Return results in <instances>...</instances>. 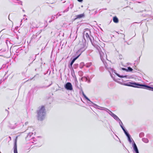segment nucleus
<instances>
[{
  "label": "nucleus",
  "mask_w": 153,
  "mask_h": 153,
  "mask_svg": "<svg viewBox=\"0 0 153 153\" xmlns=\"http://www.w3.org/2000/svg\"><path fill=\"white\" fill-rule=\"evenodd\" d=\"M107 110L108 111V113L111 116L113 115V114H114L113 113H112L111 111H110L109 109H107Z\"/></svg>",
  "instance_id": "obj_25"
},
{
  "label": "nucleus",
  "mask_w": 153,
  "mask_h": 153,
  "mask_svg": "<svg viewBox=\"0 0 153 153\" xmlns=\"http://www.w3.org/2000/svg\"><path fill=\"white\" fill-rule=\"evenodd\" d=\"M24 16H26V15H24Z\"/></svg>",
  "instance_id": "obj_45"
},
{
  "label": "nucleus",
  "mask_w": 153,
  "mask_h": 153,
  "mask_svg": "<svg viewBox=\"0 0 153 153\" xmlns=\"http://www.w3.org/2000/svg\"><path fill=\"white\" fill-rule=\"evenodd\" d=\"M42 32V30H40V32H39V33L38 34H39L40 33H41Z\"/></svg>",
  "instance_id": "obj_41"
},
{
  "label": "nucleus",
  "mask_w": 153,
  "mask_h": 153,
  "mask_svg": "<svg viewBox=\"0 0 153 153\" xmlns=\"http://www.w3.org/2000/svg\"><path fill=\"white\" fill-rule=\"evenodd\" d=\"M55 16H56L55 15H54V16H52L51 17V19H52L53 20H54V19L55 18Z\"/></svg>",
  "instance_id": "obj_31"
},
{
  "label": "nucleus",
  "mask_w": 153,
  "mask_h": 153,
  "mask_svg": "<svg viewBox=\"0 0 153 153\" xmlns=\"http://www.w3.org/2000/svg\"><path fill=\"white\" fill-rule=\"evenodd\" d=\"M46 111L44 106L39 107L37 111V117L39 120H42L45 117Z\"/></svg>",
  "instance_id": "obj_4"
},
{
  "label": "nucleus",
  "mask_w": 153,
  "mask_h": 153,
  "mask_svg": "<svg viewBox=\"0 0 153 153\" xmlns=\"http://www.w3.org/2000/svg\"><path fill=\"white\" fill-rule=\"evenodd\" d=\"M106 60H102V61L104 63L105 66V67L106 69H107L108 70V71H109L111 77L113 78L114 81L117 82H120L119 81V80H120L121 79H115V78H114V77L112 75V73L113 74V73H114V74H115L117 76L119 77L120 78H126V79L129 78L128 76L127 75H120L119 74L116 73V71L115 70H114L113 69L111 68L108 67V65L105 62Z\"/></svg>",
  "instance_id": "obj_1"
},
{
  "label": "nucleus",
  "mask_w": 153,
  "mask_h": 153,
  "mask_svg": "<svg viewBox=\"0 0 153 153\" xmlns=\"http://www.w3.org/2000/svg\"><path fill=\"white\" fill-rule=\"evenodd\" d=\"M28 122H25V125H27L28 124Z\"/></svg>",
  "instance_id": "obj_38"
},
{
  "label": "nucleus",
  "mask_w": 153,
  "mask_h": 153,
  "mask_svg": "<svg viewBox=\"0 0 153 153\" xmlns=\"http://www.w3.org/2000/svg\"><path fill=\"white\" fill-rule=\"evenodd\" d=\"M37 36V35H33L32 37V39H35L36 38V37Z\"/></svg>",
  "instance_id": "obj_32"
},
{
  "label": "nucleus",
  "mask_w": 153,
  "mask_h": 153,
  "mask_svg": "<svg viewBox=\"0 0 153 153\" xmlns=\"http://www.w3.org/2000/svg\"><path fill=\"white\" fill-rule=\"evenodd\" d=\"M6 111H7V112H8V111L7 110H6Z\"/></svg>",
  "instance_id": "obj_43"
},
{
  "label": "nucleus",
  "mask_w": 153,
  "mask_h": 153,
  "mask_svg": "<svg viewBox=\"0 0 153 153\" xmlns=\"http://www.w3.org/2000/svg\"><path fill=\"white\" fill-rule=\"evenodd\" d=\"M16 1H18V0H16Z\"/></svg>",
  "instance_id": "obj_50"
},
{
  "label": "nucleus",
  "mask_w": 153,
  "mask_h": 153,
  "mask_svg": "<svg viewBox=\"0 0 153 153\" xmlns=\"http://www.w3.org/2000/svg\"><path fill=\"white\" fill-rule=\"evenodd\" d=\"M107 109H108L106 108H104V110L105 111H106L107 112H108V111L107 110Z\"/></svg>",
  "instance_id": "obj_36"
},
{
  "label": "nucleus",
  "mask_w": 153,
  "mask_h": 153,
  "mask_svg": "<svg viewBox=\"0 0 153 153\" xmlns=\"http://www.w3.org/2000/svg\"><path fill=\"white\" fill-rule=\"evenodd\" d=\"M122 129L123 130V131L124 132L126 131V130L125 129V128L124 127H122Z\"/></svg>",
  "instance_id": "obj_35"
},
{
  "label": "nucleus",
  "mask_w": 153,
  "mask_h": 153,
  "mask_svg": "<svg viewBox=\"0 0 153 153\" xmlns=\"http://www.w3.org/2000/svg\"><path fill=\"white\" fill-rule=\"evenodd\" d=\"M0 153H1L0 152Z\"/></svg>",
  "instance_id": "obj_49"
},
{
  "label": "nucleus",
  "mask_w": 153,
  "mask_h": 153,
  "mask_svg": "<svg viewBox=\"0 0 153 153\" xmlns=\"http://www.w3.org/2000/svg\"><path fill=\"white\" fill-rule=\"evenodd\" d=\"M60 15H60V14H59V15H58V16H60Z\"/></svg>",
  "instance_id": "obj_46"
},
{
  "label": "nucleus",
  "mask_w": 153,
  "mask_h": 153,
  "mask_svg": "<svg viewBox=\"0 0 153 153\" xmlns=\"http://www.w3.org/2000/svg\"><path fill=\"white\" fill-rule=\"evenodd\" d=\"M3 80H2V79H1L0 80V84H1L3 82Z\"/></svg>",
  "instance_id": "obj_37"
},
{
  "label": "nucleus",
  "mask_w": 153,
  "mask_h": 153,
  "mask_svg": "<svg viewBox=\"0 0 153 153\" xmlns=\"http://www.w3.org/2000/svg\"><path fill=\"white\" fill-rule=\"evenodd\" d=\"M113 22L115 23H117L119 22V20L118 18L116 16L113 17Z\"/></svg>",
  "instance_id": "obj_12"
},
{
  "label": "nucleus",
  "mask_w": 153,
  "mask_h": 153,
  "mask_svg": "<svg viewBox=\"0 0 153 153\" xmlns=\"http://www.w3.org/2000/svg\"><path fill=\"white\" fill-rule=\"evenodd\" d=\"M118 121L121 128H122V127H123L124 126H123V123H122L121 120H119Z\"/></svg>",
  "instance_id": "obj_20"
},
{
  "label": "nucleus",
  "mask_w": 153,
  "mask_h": 153,
  "mask_svg": "<svg viewBox=\"0 0 153 153\" xmlns=\"http://www.w3.org/2000/svg\"><path fill=\"white\" fill-rule=\"evenodd\" d=\"M142 140L146 143H147L149 142V140L148 139L145 138H143L142 139Z\"/></svg>",
  "instance_id": "obj_15"
},
{
  "label": "nucleus",
  "mask_w": 153,
  "mask_h": 153,
  "mask_svg": "<svg viewBox=\"0 0 153 153\" xmlns=\"http://www.w3.org/2000/svg\"><path fill=\"white\" fill-rule=\"evenodd\" d=\"M65 87L67 90H72L73 89L72 84L69 82H68L65 84Z\"/></svg>",
  "instance_id": "obj_8"
},
{
  "label": "nucleus",
  "mask_w": 153,
  "mask_h": 153,
  "mask_svg": "<svg viewBox=\"0 0 153 153\" xmlns=\"http://www.w3.org/2000/svg\"><path fill=\"white\" fill-rule=\"evenodd\" d=\"M22 20H21V22H22Z\"/></svg>",
  "instance_id": "obj_47"
},
{
  "label": "nucleus",
  "mask_w": 153,
  "mask_h": 153,
  "mask_svg": "<svg viewBox=\"0 0 153 153\" xmlns=\"http://www.w3.org/2000/svg\"><path fill=\"white\" fill-rule=\"evenodd\" d=\"M122 70L126 71H131L133 70V69L130 67H128L127 69L124 68H122Z\"/></svg>",
  "instance_id": "obj_11"
},
{
  "label": "nucleus",
  "mask_w": 153,
  "mask_h": 153,
  "mask_svg": "<svg viewBox=\"0 0 153 153\" xmlns=\"http://www.w3.org/2000/svg\"><path fill=\"white\" fill-rule=\"evenodd\" d=\"M91 32L89 29H87L84 32V39L86 41V40H89L93 45V42H94V38L93 36L91 35Z\"/></svg>",
  "instance_id": "obj_5"
},
{
  "label": "nucleus",
  "mask_w": 153,
  "mask_h": 153,
  "mask_svg": "<svg viewBox=\"0 0 153 153\" xmlns=\"http://www.w3.org/2000/svg\"><path fill=\"white\" fill-rule=\"evenodd\" d=\"M36 139L35 138H33L32 139H31V141L30 142H32V143H34V144H36V143H35L34 142H33V141H34V142H36Z\"/></svg>",
  "instance_id": "obj_19"
},
{
  "label": "nucleus",
  "mask_w": 153,
  "mask_h": 153,
  "mask_svg": "<svg viewBox=\"0 0 153 153\" xmlns=\"http://www.w3.org/2000/svg\"><path fill=\"white\" fill-rule=\"evenodd\" d=\"M78 74L79 76H83V73L81 71H79L78 72Z\"/></svg>",
  "instance_id": "obj_22"
},
{
  "label": "nucleus",
  "mask_w": 153,
  "mask_h": 153,
  "mask_svg": "<svg viewBox=\"0 0 153 153\" xmlns=\"http://www.w3.org/2000/svg\"><path fill=\"white\" fill-rule=\"evenodd\" d=\"M92 65V63L91 62H89L86 63L85 66H86L87 68H89Z\"/></svg>",
  "instance_id": "obj_18"
},
{
  "label": "nucleus",
  "mask_w": 153,
  "mask_h": 153,
  "mask_svg": "<svg viewBox=\"0 0 153 153\" xmlns=\"http://www.w3.org/2000/svg\"><path fill=\"white\" fill-rule=\"evenodd\" d=\"M127 137L128 138V139L130 143H131L132 142V140H131V136L130 135L127 136Z\"/></svg>",
  "instance_id": "obj_21"
},
{
  "label": "nucleus",
  "mask_w": 153,
  "mask_h": 153,
  "mask_svg": "<svg viewBox=\"0 0 153 153\" xmlns=\"http://www.w3.org/2000/svg\"><path fill=\"white\" fill-rule=\"evenodd\" d=\"M144 135V134L143 132H141L139 134V137H142Z\"/></svg>",
  "instance_id": "obj_23"
},
{
  "label": "nucleus",
  "mask_w": 153,
  "mask_h": 153,
  "mask_svg": "<svg viewBox=\"0 0 153 153\" xmlns=\"http://www.w3.org/2000/svg\"><path fill=\"white\" fill-rule=\"evenodd\" d=\"M16 127V126H10V128H14Z\"/></svg>",
  "instance_id": "obj_33"
},
{
  "label": "nucleus",
  "mask_w": 153,
  "mask_h": 153,
  "mask_svg": "<svg viewBox=\"0 0 153 153\" xmlns=\"http://www.w3.org/2000/svg\"><path fill=\"white\" fill-rule=\"evenodd\" d=\"M99 53L102 61L103 60H107V55L104 49H103L102 50H101V51Z\"/></svg>",
  "instance_id": "obj_6"
},
{
  "label": "nucleus",
  "mask_w": 153,
  "mask_h": 153,
  "mask_svg": "<svg viewBox=\"0 0 153 153\" xmlns=\"http://www.w3.org/2000/svg\"><path fill=\"white\" fill-rule=\"evenodd\" d=\"M80 45H81L80 48L76 52V54L77 55V56L74 58L71 61L69 65V67L70 68L72 67V65L75 61L79 57L82 53L87 48L86 43L85 42H84L81 43Z\"/></svg>",
  "instance_id": "obj_3"
},
{
  "label": "nucleus",
  "mask_w": 153,
  "mask_h": 153,
  "mask_svg": "<svg viewBox=\"0 0 153 153\" xmlns=\"http://www.w3.org/2000/svg\"><path fill=\"white\" fill-rule=\"evenodd\" d=\"M107 110L108 111V113L111 116L113 115V114H114L113 113H112L111 111H110L109 109H107Z\"/></svg>",
  "instance_id": "obj_24"
},
{
  "label": "nucleus",
  "mask_w": 153,
  "mask_h": 153,
  "mask_svg": "<svg viewBox=\"0 0 153 153\" xmlns=\"http://www.w3.org/2000/svg\"><path fill=\"white\" fill-rule=\"evenodd\" d=\"M84 16V15L83 14L77 15L76 16V18L79 19L82 18Z\"/></svg>",
  "instance_id": "obj_16"
},
{
  "label": "nucleus",
  "mask_w": 153,
  "mask_h": 153,
  "mask_svg": "<svg viewBox=\"0 0 153 153\" xmlns=\"http://www.w3.org/2000/svg\"><path fill=\"white\" fill-rule=\"evenodd\" d=\"M96 48L98 50L99 52L101 51V49H100V48L99 46H97L96 47Z\"/></svg>",
  "instance_id": "obj_27"
},
{
  "label": "nucleus",
  "mask_w": 153,
  "mask_h": 153,
  "mask_svg": "<svg viewBox=\"0 0 153 153\" xmlns=\"http://www.w3.org/2000/svg\"><path fill=\"white\" fill-rule=\"evenodd\" d=\"M33 134V133L30 132L28 133L27 135V137H26V139L28 140L30 138V137Z\"/></svg>",
  "instance_id": "obj_13"
},
{
  "label": "nucleus",
  "mask_w": 153,
  "mask_h": 153,
  "mask_svg": "<svg viewBox=\"0 0 153 153\" xmlns=\"http://www.w3.org/2000/svg\"><path fill=\"white\" fill-rule=\"evenodd\" d=\"M122 129L123 130V131L124 132L126 131V130L125 129V128L124 127H122Z\"/></svg>",
  "instance_id": "obj_34"
},
{
  "label": "nucleus",
  "mask_w": 153,
  "mask_h": 153,
  "mask_svg": "<svg viewBox=\"0 0 153 153\" xmlns=\"http://www.w3.org/2000/svg\"><path fill=\"white\" fill-rule=\"evenodd\" d=\"M82 95H83V96L87 100H88L89 102H88V103H90V104H92V105L95 108H98V107H99V106H98V105H97L96 104H95V103H93L90 100L88 97H87V96L85 95L84 94L83 91L82 90Z\"/></svg>",
  "instance_id": "obj_7"
},
{
  "label": "nucleus",
  "mask_w": 153,
  "mask_h": 153,
  "mask_svg": "<svg viewBox=\"0 0 153 153\" xmlns=\"http://www.w3.org/2000/svg\"><path fill=\"white\" fill-rule=\"evenodd\" d=\"M111 116L117 121H118L119 120H120L118 117L114 114H113V115H112Z\"/></svg>",
  "instance_id": "obj_14"
},
{
  "label": "nucleus",
  "mask_w": 153,
  "mask_h": 153,
  "mask_svg": "<svg viewBox=\"0 0 153 153\" xmlns=\"http://www.w3.org/2000/svg\"><path fill=\"white\" fill-rule=\"evenodd\" d=\"M73 7V5H72L70 7L71 9H72Z\"/></svg>",
  "instance_id": "obj_40"
},
{
  "label": "nucleus",
  "mask_w": 153,
  "mask_h": 153,
  "mask_svg": "<svg viewBox=\"0 0 153 153\" xmlns=\"http://www.w3.org/2000/svg\"><path fill=\"white\" fill-rule=\"evenodd\" d=\"M124 132L127 137L130 135L129 134V133H128V132L127 131H126Z\"/></svg>",
  "instance_id": "obj_29"
},
{
  "label": "nucleus",
  "mask_w": 153,
  "mask_h": 153,
  "mask_svg": "<svg viewBox=\"0 0 153 153\" xmlns=\"http://www.w3.org/2000/svg\"><path fill=\"white\" fill-rule=\"evenodd\" d=\"M132 144V146L133 147L134 150L135 152L136 153H139L137 147L134 141H133Z\"/></svg>",
  "instance_id": "obj_9"
},
{
  "label": "nucleus",
  "mask_w": 153,
  "mask_h": 153,
  "mask_svg": "<svg viewBox=\"0 0 153 153\" xmlns=\"http://www.w3.org/2000/svg\"><path fill=\"white\" fill-rule=\"evenodd\" d=\"M23 11H24V10H23Z\"/></svg>",
  "instance_id": "obj_48"
},
{
  "label": "nucleus",
  "mask_w": 153,
  "mask_h": 153,
  "mask_svg": "<svg viewBox=\"0 0 153 153\" xmlns=\"http://www.w3.org/2000/svg\"><path fill=\"white\" fill-rule=\"evenodd\" d=\"M125 85L126 86H131L135 88L145 89L153 91V87L148 86L146 85L140 84L135 82L132 83L130 82H128L125 83Z\"/></svg>",
  "instance_id": "obj_2"
},
{
  "label": "nucleus",
  "mask_w": 153,
  "mask_h": 153,
  "mask_svg": "<svg viewBox=\"0 0 153 153\" xmlns=\"http://www.w3.org/2000/svg\"><path fill=\"white\" fill-rule=\"evenodd\" d=\"M50 85H49L48 86H41V87H40L38 88H46L50 86Z\"/></svg>",
  "instance_id": "obj_26"
},
{
  "label": "nucleus",
  "mask_w": 153,
  "mask_h": 153,
  "mask_svg": "<svg viewBox=\"0 0 153 153\" xmlns=\"http://www.w3.org/2000/svg\"><path fill=\"white\" fill-rule=\"evenodd\" d=\"M52 20L51 19V20L49 21V22L50 23V22H52Z\"/></svg>",
  "instance_id": "obj_42"
},
{
  "label": "nucleus",
  "mask_w": 153,
  "mask_h": 153,
  "mask_svg": "<svg viewBox=\"0 0 153 153\" xmlns=\"http://www.w3.org/2000/svg\"><path fill=\"white\" fill-rule=\"evenodd\" d=\"M83 65V63H80L79 67L81 68H82Z\"/></svg>",
  "instance_id": "obj_30"
},
{
  "label": "nucleus",
  "mask_w": 153,
  "mask_h": 153,
  "mask_svg": "<svg viewBox=\"0 0 153 153\" xmlns=\"http://www.w3.org/2000/svg\"><path fill=\"white\" fill-rule=\"evenodd\" d=\"M69 7H68L66 10H65L64 11H63V13H64L65 12H68L69 10Z\"/></svg>",
  "instance_id": "obj_28"
},
{
  "label": "nucleus",
  "mask_w": 153,
  "mask_h": 153,
  "mask_svg": "<svg viewBox=\"0 0 153 153\" xmlns=\"http://www.w3.org/2000/svg\"><path fill=\"white\" fill-rule=\"evenodd\" d=\"M13 148L14 149V153H17V149L16 140H15Z\"/></svg>",
  "instance_id": "obj_10"
},
{
  "label": "nucleus",
  "mask_w": 153,
  "mask_h": 153,
  "mask_svg": "<svg viewBox=\"0 0 153 153\" xmlns=\"http://www.w3.org/2000/svg\"><path fill=\"white\" fill-rule=\"evenodd\" d=\"M36 28H37V27H38V26H36Z\"/></svg>",
  "instance_id": "obj_44"
},
{
  "label": "nucleus",
  "mask_w": 153,
  "mask_h": 153,
  "mask_svg": "<svg viewBox=\"0 0 153 153\" xmlns=\"http://www.w3.org/2000/svg\"><path fill=\"white\" fill-rule=\"evenodd\" d=\"M81 80L82 81H84L85 82H86L88 80V78L86 77L83 76L81 78Z\"/></svg>",
  "instance_id": "obj_17"
},
{
  "label": "nucleus",
  "mask_w": 153,
  "mask_h": 153,
  "mask_svg": "<svg viewBox=\"0 0 153 153\" xmlns=\"http://www.w3.org/2000/svg\"><path fill=\"white\" fill-rule=\"evenodd\" d=\"M79 2H81L83 0H77Z\"/></svg>",
  "instance_id": "obj_39"
}]
</instances>
